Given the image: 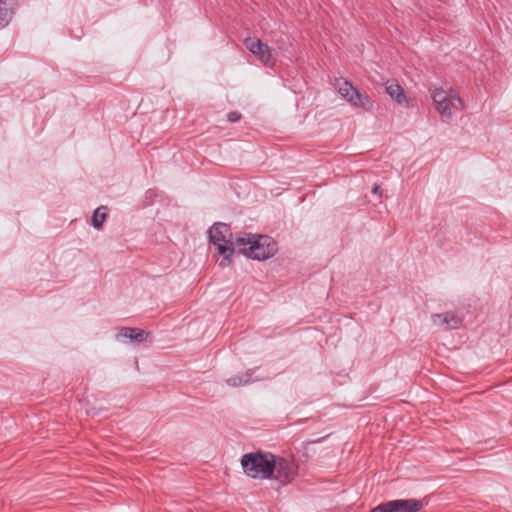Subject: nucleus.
I'll return each mask as SVG.
<instances>
[{
    "mask_svg": "<svg viewBox=\"0 0 512 512\" xmlns=\"http://www.w3.org/2000/svg\"><path fill=\"white\" fill-rule=\"evenodd\" d=\"M241 465L251 478L274 479L281 484L291 483L298 475V465L293 459L275 456L271 453H248L243 455Z\"/></svg>",
    "mask_w": 512,
    "mask_h": 512,
    "instance_id": "f257e3e1",
    "label": "nucleus"
},
{
    "mask_svg": "<svg viewBox=\"0 0 512 512\" xmlns=\"http://www.w3.org/2000/svg\"><path fill=\"white\" fill-rule=\"evenodd\" d=\"M208 237L210 242L217 247L219 254L223 256L220 266H228L235 252L230 226L222 222L215 223L208 230Z\"/></svg>",
    "mask_w": 512,
    "mask_h": 512,
    "instance_id": "f03ea898",
    "label": "nucleus"
},
{
    "mask_svg": "<svg viewBox=\"0 0 512 512\" xmlns=\"http://www.w3.org/2000/svg\"><path fill=\"white\" fill-rule=\"evenodd\" d=\"M429 91L443 121H450L456 111L463 109V101L458 95H449L441 87L430 88Z\"/></svg>",
    "mask_w": 512,
    "mask_h": 512,
    "instance_id": "7ed1b4c3",
    "label": "nucleus"
},
{
    "mask_svg": "<svg viewBox=\"0 0 512 512\" xmlns=\"http://www.w3.org/2000/svg\"><path fill=\"white\" fill-rule=\"evenodd\" d=\"M333 86L340 96L353 107L360 108L365 111L372 110L373 102L370 97L368 95L361 94L358 89L351 84V82L341 78L335 79Z\"/></svg>",
    "mask_w": 512,
    "mask_h": 512,
    "instance_id": "20e7f679",
    "label": "nucleus"
},
{
    "mask_svg": "<svg viewBox=\"0 0 512 512\" xmlns=\"http://www.w3.org/2000/svg\"><path fill=\"white\" fill-rule=\"evenodd\" d=\"M276 253L277 244L267 235H254V240L248 247V257L257 261H265Z\"/></svg>",
    "mask_w": 512,
    "mask_h": 512,
    "instance_id": "39448f33",
    "label": "nucleus"
},
{
    "mask_svg": "<svg viewBox=\"0 0 512 512\" xmlns=\"http://www.w3.org/2000/svg\"><path fill=\"white\" fill-rule=\"evenodd\" d=\"M423 506V502L418 499H399L379 504L371 512H419Z\"/></svg>",
    "mask_w": 512,
    "mask_h": 512,
    "instance_id": "423d86ee",
    "label": "nucleus"
},
{
    "mask_svg": "<svg viewBox=\"0 0 512 512\" xmlns=\"http://www.w3.org/2000/svg\"><path fill=\"white\" fill-rule=\"evenodd\" d=\"M244 45L264 65L271 67L275 64L273 50L260 39L255 37H248L244 40Z\"/></svg>",
    "mask_w": 512,
    "mask_h": 512,
    "instance_id": "0eeeda50",
    "label": "nucleus"
},
{
    "mask_svg": "<svg viewBox=\"0 0 512 512\" xmlns=\"http://www.w3.org/2000/svg\"><path fill=\"white\" fill-rule=\"evenodd\" d=\"M431 318L435 325L443 327L445 329H457L462 324V319L452 312H446L443 314H433Z\"/></svg>",
    "mask_w": 512,
    "mask_h": 512,
    "instance_id": "6e6552de",
    "label": "nucleus"
},
{
    "mask_svg": "<svg viewBox=\"0 0 512 512\" xmlns=\"http://www.w3.org/2000/svg\"><path fill=\"white\" fill-rule=\"evenodd\" d=\"M17 5L18 0H0V29L10 23Z\"/></svg>",
    "mask_w": 512,
    "mask_h": 512,
    "instance_id": "1a4fd4ad",
    "label": "nucleus"
},
{
    "mask_svg": "<svg viewBox=\"0 0 512 512\" xmlns=\"http://www.w3.org/2000/svg\"><path fill=\"white\" fill-rule=\"evenodd\" d=\"M120 337L127 338L132 342L143 343L147 341L149 334L143 329L123 327L117 335L118 339Z\"/></svg>",
    "mask_w": 512,
    "mask_h": 512,
    "instance_id": "9d476101",
    "label": "nucleus"
},
{
    "mask_svg": "<svg viewBox=\"0 0 512 512\" xmlns=\"http://www.w3.org/2000/svg\"><path fill=\"white\" fill-rule=\"evenodd\" d=\"M385 90L387 94L399 105L407 106L408 101L404 89L395 81H387Z\"/></svg>",
    "mask_w": 512,
    "mask_h": 512,
    "instance_id": "9b49d317",
    "label": "nucleus"
},
{
    "mask_svg": "<svg viewBox=\"0 0 512 512\" xmlns=\"http://www.w3.org/2000/svg\"><path fill=\"white\" fill-rule=\"evenodd\" d=\"M254 240V234H247V237L233 238V245L238 249L239 253L248 257V247Z\"/></svg>",
    "mask_w": 512,
    "mask_h": 512,
    "instance_id": "f8f14e48",
    "label": "nucleus"
},
{
    "mask_svg": "<svg viewBox=\"0 0 512 512\" xmlns=\"http://www.w3.org/2000/svg\"><path fill=\"white\" fill-rule=\"evenodd\" d=\"M106 216L107 208L105 206L98 207L92 215V225L95 228L100 229L106 219Z\"/></svg>",
    "mask_w": 512,
    "mask_h": 512,
    "instance_id": "ddd939ff",
    "label": "nucleus"
},
{
    "mask_svg": "<svg viewBox=\"0 0 512 512\" xmlns=\"http://www.w3.org/2000/svg\"><path fill=\"white\" fill-rule=\"evenodd\" d=\"M260 380H262V378H260V377L252 378V374L249 372H246L245 374H243L237 378H234L233 384H250V383H253L256 381H260Z\"/></svg>",
    "mask_w": 512,
    "mask_h": 512,
    "instance_id": "4468645a",
    "label": "nucleus"
},
{
    "mask_svg": "<svg viewBox=\"0 0 512 512\" xmlns=\"http://www.w3.org/2000/svg\"><path fill=\"white\" fill-rule=\"evenodd\" d=\"M227 119L231 123H235L241 119V114L237 111H232L227 114Z\"/></svg>",
    "mask_w": 512,
    "mask_h": 512,
    "instance_id": "2eb2a0df",
    "label": "nucleus"
},
{
    "mask_svg": "<svg viewBox=\"0 0 512 512\" xmlns=\"http://www.w3.org/2000/svg\"><path fill=\"white\" fill-rule=\"evenodd\" d=\"M372 193L381 197L382 196V189L380 187V185L378 184H374L373 188H372Z\"/></svg>",
    "mask_w": 512,
    "mask_h": 512,
    "instance_id": "dca6fc26",
    "label": "nucleus"
},
{
    "mask_svg": "<svg viewBox=\"0 0 512 512\" xmlns=\"http://www.w3.org/2000/svg\"><path fill=\"white\" fill-rule=\"evenodd\" d=\"M278 48H279L280 50H285V49H286V46H285L284 41H282V40H281V41H278Z\"/></svg>",
    "mask_w": 512,
    "mask_h": 512,
    "instance_id": "f3484780",
    "label": "nucleus"
}]
</instances>
